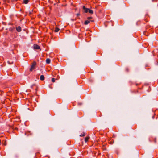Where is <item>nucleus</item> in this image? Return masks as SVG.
Wrapping results in <instances>:
<instances>
[{"label": "nucleus", "mask_w": 158, "mask_h": 158, "mask_svg": "<svg viewBox=\"0 0 158 158\" xmlns=\"http://www.w3.org/2000/svg\"><path fill=\"white\" fill-rule=\"evenodd\" d=\"M36 65V62L35 61H34V62L32 63V65L31 66V67L30 69V71H32L33 70L35 69Z\"/></svg>", "instance_id": "obj_1"}, {"label": "nucleus", "mask_w": 158, "mask_h": 158, "mask_svg": "<svg viewBox=\"0 0 158 158\" xmlns=\"http://www.w3.org/2000/svg\"><path fill=\"white\" fill-rule=\"evenodd\" d=\"M34 48L35 49H38L40 48V47L37 44H34Z\"/></svg>", "instance_id": "obj_2"}, {"label": "nucleus", "mask_w": 158, "mask_h": 158, "mask_svg": "<svg viewBox=\"0 0 158 158\" xmlns=\"http://www.w3.org/2000/svg\"><path fill=\"white\" fill-rule=\"evenodd\" d=\"M16 30L18 32H20L21 31V28L19 26L16 28Z\"/></svg>", "instance_id": "obj_3"}, {"label": "nucleus", "mask_w": 158, "mask_h": 158, "mask_svg": "<svg viewBox=\"0 0 158 158\" xmlns=\"http://www.w3.org/2000/svg\"><path fill=\"white\" fill-rule=\"evenodd\" d=\"M40 78L41 80L43 81L44 80V75H41L40 76Z\"/></svg>", "instance_id": "obj_4"}, {"label": "nucleus", "mask_w": 158, "mask_h": 158, "mask_svg": "<svg viewBox=\"0 0 158 158\" xmlns=\"http://www.w3.org/2000/svg\"><path fill=\"white\" fill-rule=\"evenodd\" d=\"M46 62L47 64H49L50 63V60L49 59H47L46 60Z\"/></svg>", "instance_id": "obj_5"}, {"label": "nucleus", "mask_w": 158, "mask_h": 158, "mask_svg": "<svg viewBox=\"0 0 158 158\" xmlns=\"http://www.w3.org/2000/svg\"><path fill=\"white\" fill-rule=\"evenodd\" d=\"M86 134V133L83 132L82 134L80 135V136L81 137L84 136H85Z\"/></svg>", "instance_id": "obj_6"}, {"label": "nucleus", "mask_w": 158, "mask_h": 158, "mask_svg": "<svg viewBox=\"0 0 158 158\" xmlns=\"http://www.w3.org/2000/svg\"><path fill=\"white\" fill-rule=\"evenodd\" d=\"M90 23V21H89V20H86L85 21V23H84V24H85V25H87L88 24V23Z\"/></svg>", "instance_id": "obj_7"}, {"label": "nucleus", "mask_w": 158, "mask_h": 158, "mask_svg": "<svg viewBox=\"0 0 158 158\" xmlns=\"http://www.w3.org/2000/svg\"><path fill=\"white\" fill-rule=\"evenodd\" d=\"M89 139V137H86L85 139V142H87L88 141Z\"/></svg>", "instance_id": "obj_8"}, {"label": "nucleus", "mask_w": 158, "mask_h": 158, "mask_svg": "<svg viewBox=\"0 0 158 158\" xmlns=\"http://www.w3.org/2000/svg\"><path fill=\"white\" fill-rule=\"evenodd\" d=\"M88 12L90 14H92L93 13V11L92 10L89 9L88 10Z\"/></svg>", "instance_id": "obj_9"}, {"label": "nucleus", "mask_w": 158, "mask_h": 158, "mask_svg": "<svg viewBox=\"0 0 158 158\" xmlns=\"http://www.w3.org/2000/svg\"><path fill=\"white\" fill-rule=\"evenodd\" d=\"M59 30L60 29L59 28L56 27L55 28L54 31L56 32H57L59 31Z\"/></svg>", "instance_id": "obj_10"}, {"label": "nucleus", "mask_w": 158, "mask_h": 158, "mask_svg": "<svg viewBox=\"0 0 158 158\" xmlns=\"http://www.w3.org/2000/svg\"><path fill=\"white\" fill-rule=\"evenodd\" d=\"M23 2L25 4H27L28 2V0H24Z\"/></svg>", "instance_id": "obj_11"}, {"label": "nucleus", "mask_w": 158, "mask_h": 158, "mask_svg": "<svg viewBox=\"0 0 158 158\" xmlns=\"http://www.w3.org/2000/svg\"><path fill=\"white\" fill-rule=\"evenodd\" d=\"M89 9L88 8H86L84 10V11L86 13H87L88 12Z\"/></svg>", "instance_id": "obj_12"}, {"label": "nucleus", "mask_w": 158, "mask_h": 158, "mask_svg": "<svg viewBox=\"0 0 158 158\" xmlns=\"http://www.w3.org/2000/svg\"><path fill=\"white\" fill-rule=\"evenodd\" d=\"M52 81L53 82H55V79L54 78H53L52 79Z\"/></svg>", "instance_id": "obj_13"}, {"label": "nucleus", "mask_w": 158, "mask_h": 158, "mask_svg": "<svg viewBox=\"0 0 158 158\" xmlns=\"http://www.w3.org/2000/svg\"><path fill=\"white\" fill-rule=\"evenodd\" d=\"M87 8H86L85 6H83V9L84 10L86 9Z\"/></svg>", "instance_id": "obj_14"}, {"label": "nucleus", "mask_w": 158, "mask_h": 158, "mask_svg": "<svg viewBox=\"0 0 158 158\" xmlns=\"http://www.w3.org/2000/svg\"><path fill=\"white\" fill-rule=\"evenodd\" d=\"M92 17H88L87 19H92Z\"/></svg>", "instance_id": "obj_15"}, {"label": "nucleus", "mask_w": 158, "mask_h": 158, "mask_svg": "<svg viewBox=\"0 0 158 158\" xmlns=\"http://www.w3.org/2000/svg\"><path fill=\"white\" fill-rule=\"evenodd\" d=\"M126 70L127 72H128L129 70V69L128 68H126Z\"/></svg>", "instance_id": "obj_16"}, {"label": "nucleus", "mask_w": 158, "mask_h": 158, "mask_svg": "<svg viewBox=\"0 0 158 158\" xmlns=\"http://www.w3.org/2000/svg\"><path fill=\"white\" fill-rule=\"evenodd\" d=\"M98 6H96V7L95 8V9H98Z\"/></svg>", "instance_id": "obj_17"}, {"label": "nucleus", "mask_w": 158, "mask_h": 158, "mask_svg": "<svg viewBox=\"0 0 158 158\" xmlns=\"http://www.w3.org/2000/svg\"><path fill=\"white\" fill-rule=\"evenodd\" d=\"M77 15V16H79V15H80V14H79V13H77V15Z\"/></svg>", "instance_id": "obj_18"}, {"label": "nucleus", "mask_w": 158, "mask_h": 158, "mask_svg": "<svg viewBox=\"0 0 158 158\" xmlns=\"http://www.w3.org/2000/svg\"><path fill=\"white\" fill-rule=\"evenodd\" d=\"M157 64L158 65V62H157Z\"/></svg>", "instance_id": "obj_19"}]
</instances>
